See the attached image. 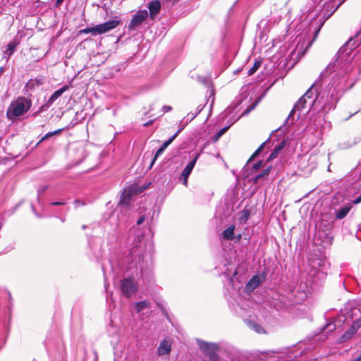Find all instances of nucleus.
<instances>
[{
	"mask_svg": "<svg viewBox=\"0 0 361 361\" xmlns=\"http://www.w3.org/2000/svg\"><path fill=\"white\" fill-rule=\"evenodd\" d=\"M135 240L128 255L122 259L120 266L121 271H132V274L138 277L142 276V271L148 266V262L145 259V243H142V236L137 235Z\"/></svg>",
	"mask_w": 361,
	"mask_h": 361,
	"instance_id": "1",
	"label": "nucleus"
},
{
	"mask_svg": "<svg viewBox=\"0 0 361 361\" xmlns=\"http://www.w3.org/2000/svg\"><path fill=\"white\" fill-rule=\"evenodd\" d=\"M319 79L326 84L329 94L337 102L338 99V51L334 55L333 61L321 72Z\"/></svg>",
	"mask_w": 361,
	"mask_h": 361,
	"instance_id": "2",
	"label": "nucleus"
},
{
	"mask_svg": "<svg viewBox=\"0 0 361 361\" xmlns=\"http://www.w3.org/2000/svg\"><path fill=\"white\" fill-rule=\"evenodd\" d=\"M31 106L32 102L30 99L24 97H19L11 103L6 111V116L8 120L14 121L27 113Z\"/></svg>",
	"mask_w": 361,
	"mask_h": 361,
	"instance_id": "3",
	"label": "nucleus"
},
{
	"mask_svg": "<svg viewBox=\"0 0 361 361\" xmlns=\"http://www.w3.org/2000/svg\"><path fill=\"white\" fill-rule=\"evenodd\" d=\"M317 99L316 93L312 90V87H311L305 94L299 99L298 102L295 104L293 109L290 112L288 117L286 119V122L290 117L293 116V114L296 111H300L305 108L308 107L309 110H310L314 106Z\"/></svg>",
	"mask_w": 361,
	"mask_h": 361,
	"instance_id": "4",
	"label": "nucleus"
},
{
	"mask_svg": "<svg viewBox=\"0 0 361 361\" xmlns=\"http://www.w3.org/2000/svg\"><path fill=\"white\" fill-rule=\"evenodd\" d=\"M197 343L200 349L211 361H219V357L217 351L219 349V346L217 343H209L200 339H197Z\"/></svg>",
	"mask_w": 361,
	"mask_h": 361,
	"instance_id": "5",
	"label": "nucleus"
},
{
	"mask_svg": "<svg viewBox=\"0 0 361 361\" xmlns=\"http://www.w3.org/2000/svg\"><path fill=\"white\" fill-rule=\"evenodd\" d=\"M137 288V283L133 278H124L121 281V291L127 298H130L135 293Z\"/></svg>",
	"mask_w": 361,
	"mask_h": 361,
	"instance_id": "6",
	"label": "nucleus"
},
{
	"mask_svg": "<svg viewBox=\"0 0 361 361\" xmlns=\"http://www.w3.org/2000/svg\"><path fill=\"white\" fill-rule=\"evenodd\" d=\"M68 90V86L64 85L59 90L55 91L53 94L49 98V99L40 106L36 114L43 111H46L53 104V103L59 98L62 94Z\"/></svg>",
	"mask_w": 361,
	"mask_h": 361,
	"instance_id": "7",
	"label": "nucleus"
},
{
	"mask_svg": "<svg viewBox=\"0 0 361 361\" xmlns=\"http://www.w3.org/2000/svg\"><path fill=\"white\" fill-rule=\"evenodd\" d=\"M200 157V154H195L194 158L192 161H190L187 166L184 168L183 171H182V173L180 174L179 177V180L184 185H188V178L191 173L192 169L195 167V165Z\"/></svg>",
	"mask_w": 361,
	"mask_h": 361,
	"instance_id": "8",
	"label": "nucleus"
},
{
	"mask_svg": "<svg viewBox=\"0 0 361 361\" xmlns=\"http://www.w3.org/2000/svg\"><path fill=\"white\" fill-rule=\"evenodd\" d=\"M147 17L148 12L147 10L138 11L135 15L133 16V18L128 25V29L130 30H135L137 27L140 25L144 22V20L147 19Z\"/></svg>",
	"mask_w": 361,
	"mask_h": 361,
	"instance_id": "9",
	"label": "nucleus"
},
{
	"mask_svg": "<svg viewBox=\"0 0 361 361\" xmlns=\"http://www.w3.org/2000/svg\"><path fill=\"white\" fill-rule=\"evenodd\" d=\"M119 20H111L95 25L96 35H102L116 28L119 25Z\"/></svg>",
	"mask_w": 361,
	"mask_h": 361,
	"instance_id": "10",
	"label": "nucleus"
},
{
	"mask_svg": "<svg viewBox=\"0 0 361 361\" xmlns=\"http://www.w3.org/2000/svg\"><path fill=\"white\" fill-rule=\"evenodd\" d=\"M361 326V319H357L350 328L340 337V342H344L351 338Z\"/></svg>",
	"mask_w": 361,
	"mask_h": 361,
	"instance_id": "11",
	"label": "nucleus"
},
{
	"mask_svg": "<svg viewBox=\"0 0 361 361\" xmlns=\"http://www.w3.org/2000/svg\"><path fill=\"white\" fill-rule=\"evenodd\" d=\"M355 303L354 301H349L347 302L344 308L342 310L343 312V315L346 317H349L353 319L355 315H356L355 311H358V310L355 307Z\"/></svg>",
	"mask_w": 361,
	"mask_h": 361,
	"instance_id": "12",
	"label": "nucleus"
},
{
	"mask_svg": "<svg viewBox=\"0 0 361 361\" xmlns=\"http://www.w3.org/2000/svg\"><path fill=\"white\" fill-rule=\"evenodd\" d=\"M149 15L151 18H154L161 10V3L159 0H154L149 4L148 6Z\"/></svg>",
	"mask_w": 361,
	"mask_h": 361,
	"instance_id": "13",
	"label": "nucleus"
},
{
	"mask_svg": "<svg viewBox=\"0 0 361 361\" xmlns=\"http://www.w3.org/2000/svg\"><path fill=\"white\" fill-rule=\"evenodd\" d=\"M171 344L169 341L163 340L157 349L158 355H164L169 354L171 351Z\"/></svg>",
	"mask_w": 361,
	"mask_h": 361,
	"instance_id": "14",
	"label": "nucleus"
},
{
	"mask_svg": "<svg viewBox=\"0 0 361 361\" xmlns=\"http://www.w3.org/2000/svg\"><path fill=\"white\" fill-rule=\"evenodd\" d=\"M133 192V188L125 189L121 195L119 204H129Z\"/></svg>",
	"mask_w": 361,
	"mask_h": 361,
	"instance_id": "15",
	"label": "nucleus"
},
{
	"mask_svg": "<svg viewBox=\"0 0 361 361\" xmlns=\"http://www.w3.org/2000/svg\"><path fill=\"white\" fill-rule=\"evenodd\" d=\"M285 145H286V142H285V140H283L281 142L280 144L275 146L274 150L272 151V152L271 153V154L269 155V157L268 158V161H271V160L275 159L278 156L279 152L283 149Z\"/></svg>",
	"mask_w": 361,
	"mask_h": 361,
	"instance_id": "16",
	"label": "nucleus"
},
{
	"mask_svg": "<svg viewBox=\"0 0 361 361\" xmlns=\"http://www.w3.org/2000/svg\"><path fill=\"white\" fill-rule=\"evenodd\" d=\"M235 226L231 225L227 228L222 233L223 238L225 240H233L234 238Z\"/></svg>",
	"mask_w": 361,
	"mask_h": 361,
	"instance_id": "17",
	"label": "nucleus"
},
{
	"mask_svg": "<svg viewBox=\"0 0 361 361\" xmlns=\"http://www.w3.org/2000/svg\"><path fill=\"white\" fill-rule=\"evenodd\" d=\"M18 42L16 41H11L8 43L6 50L4 52V55H7V58H9L16 51Z\"/></svg>",
	"mask_w": 361,
	"mask_h": 361,
	"instance_id": "18",
	"label": "nucleus"
},
{
	"mask_svg": "<svg viewBox=\"0 0 361 361\" xmlns=\"http://www.w3.org/2000/svg\"><path fill=\"white\" fill-rule=\"evenodd\" d=\"M150 302L148 300H142L135 303V307L137 312H140L145 308L150 307Z\"/></svg>",
	"mask_w": 361,
	"mask_h": 361,
	"instance_id": "19",
	"label": "nucleus"
},
{
	"mask_svg": "<svg viewBox=\"0 0 361 361\" xmlns=\"http://www.w3.org/2000/svg\"><path fill=\"white\" fill-rule=\"evenodd\" d=\"M238 120V118L233 120L228 126L220 129L217 133L214 135V140H218L228 130V128Z\"/></svg>",
	"mask_w": 361,
	"mask_h": 361,
	"instance_id": "20",
	"label": "nucleus"
},
{
	"mask_svg": "<svg viewBox=\"0 0 361 361\" xmlns=\"http://www.w3.org/2000/svg\"><path fill=\"white\" fill-rule=\"evenodd\" d=\"M336 320L334 319V321H332L329 323H327L323 327L322 331L323 334H326V333H329V332L334 331L336 329Z\"/></svg>",
	"mask_w": 361,
	"mask_h": 361,
	"instance_id": "21",
	"label": "nucleus"
},
{
	"mask_svg": "<svg viewBox=\"0 0 361 361\" xmlns=\"http://www.w3.org/2000/svg\"><path fill=\"white\" fill-rule=\"evenodd\" d=\"M181 129H179L176 133H175L169 140H166L162 145L160 147L164 151L167 148V147L176 139L178 136V133L180 132Z\"/></svg>",
	"mask_w": 361,
	"mask_h": 361,
	"instance_id": "22",
	"label": "nucleus"
},
{
	"mask_svg": "<svg viewBox=\"0 0 361 361\" xmlns=\"http://www.w3.org/2000/svg\"><path fill=\"white\" fill-rule=\"evenodd\" d=\"M181 129H179L176 133H175L169 140H166L162 145L160 147L164 151L167 148V147L176 139L178 136V133L180 132Z\"/></svg>",
	"mask_w": 361,
	"mask_h": 361,
	"instance_id": "23",
	"label": "nucleus"
},
{
	"mask_svg": "<svg viewBox=\"0 0 361 361\" xmlns=\"http://www.w3.org/2000/svg\"><path fill=\"white\" fill-rule=\"evenodd\" d=\"M270 170H271V167L270 166L267 167L261 173H259L257 176H255L253 180L254 183H257L260 178L268 176L270 173Z\"/></svg>",
	"mask_w": 361,
	"mask_h": 361,
	"instance_id": "24",
	"label": "nucleus"
},
{
	"mask_svg": "<svg viewBox=\"0 0 361 361\" xmlns=\"http://www.w3.org/2000/svg\"><path fill=\"white\" fill-rule=\"evenodd\" d=\"M259 285V279L257 276H254L248 282L247 286L255 288Z\"/></svg>",
	"mask_w": 361,
	"mask_h": 361,
	"instance_id": "25",
	"label": "nucleus"
},
{
	"mask_svg": "<svg viewBox=\"0 0 361 361\" xmlns=\"http://www.w3.org/2000/svg\"><path fill=\"white\" fill-rule=\"evenodd\" d=\"M261 66V62L260 61H256L252 67L250 68L248 71H247V75L250 76V75H253L256 71Z\"/></svg>",
	"mask_w": 361,
	"mask_h": 361,
	"instance_id": "26",
	"label": "nucleus"
},
{
	"mask_svg": "<svg viewBox=\"0 0 361 361\" xmlns=\"http://www.w3.org/2000/svg\"><path fill=\"white\" fill-rule=\"evenodd\" d=\"M80 34H92V36H97L96 35V30L95 26L90 27H86L85 29L80 30L79 31Z\"/></svg>",
	"mask_w": 361,
	"mask_h": 361,
	"instance_id": "27",
	"label": "nucleus"
},
{
	"mask_svg": "<svg viewBox=\"0 0 361 361\" xmlns=\"http://www.w3.org/2000/svg\"><path fill=\"white\" fill-rule=\"evenodd\" d=\"M61 129H59V130H54L53 132H49L47 133V134H45L42 138L41 140H39V142H42V141H44L47 139H49V137H51V136L53 135H58L61 132Z\"/></svg>",
	"mask_w": 361,
	"mask_h": 361,
	"instance_id": "28",
	"label": "nucleus"
},
{
	"mask_svg": "<svg viewBox=\"0 0 361 361\" xmlns=\"http://www.w3.org/2000/svg\"><path fill=\"white\" fill-rule=\"evenodd\" d=\"M352 205H348L340 209V219L344 218L352 208Z\"/></svg>",
	"mask_w": 361,
	"mask_h": 361,
	"instance_id": "29",
	"label": "nucleus"
},
{
	"mask_svg": "<svg viewBox=\"0 0 361 361\" xmlns=\"http://www.w3.org/2000/svg\"><path fill=\"white\" fill-rule=\"evenodd\" d=\"M269 142V138L267 139L265 142H264L254 152V154L252 155L250 159H253L254 157H257L262 150V149L267 145V143Z\"/></svg>",
	"mask_w": 361,
	"mask_h": 361,
	"instance_id": "30",
	"label": "nucleus"
},
{
	"mask_svg": "<svg viewBox=\"0 0 361 361\" xmlns=\"http://www.w3.org/2000/svg\"><path fill=\"white\" fill-rule=\"evenodd\" d=\"M249 326L255 330L257 333H261L263 330L262 328L257 323H255L253 322H248Z\"/></svg>",
	"mask_w": 361,
	"mask_h": 361,
	"instance_id": "31",
	"label": "nucleus"
},
{
	"mask_svg": "<svg viewBox=\"0 0 361 361\" xmlns=\"http://www.w3.org/2000/svg\"><path fill=\"white\" fill-rule=\"evenodd\" d=\"M164 151L161 149L160 147L157 149V151L156 152L152 160V162H151V165H150V167L152 166V165L154 164V162L156 161L157 159L161 155L163 154Z\"/></svg>",
	"mask_w": 361,
	"mask_h": 361,
	"instance_id": "32",
	"label": "nucleus"
},
{
	"mask_svg": "<svg viewBox=\"0 0 361 361\" xmlns=\"http://www.w3.org/2000/svg\"><path fill=\"white\" fill-rule=\"evenodd\" d=\"M296 356H293L292 355H288L286 357H284L282 361H295L296 359Z\"/></svg>",
	"mask_w": 361,
	"mask_h": 361,
	"instance_id": "33",
	"label": "nucleus"
},
{
	"mask_svg": "<svg viewBox=\"0 0 361 361\" xmlns=\"http://www.w3.org/2000/svg\"><path fill=\"white\" fill-rule=\"evenodd\" d=\"M198 114L195 111V112H190L188 113V119H190V121H192V119H194Z\"/></svg>",
	"mask_w": 361,
	"mask_h": 361,
	"instance_id": "34",
	"label": "nucleus"
},
{
	"mask_svg": "<svg viewBox=\"0 0 361 361\" xmlns=\"http://www.w3.org/2000/svg\"><path fill=\"white\" fill-rule=\"evenodd\" d=\"M109 328L113 330L112 332H111L110 329H109L108 331H109V334H111L112 335L118 334V329L116 327H114L113 325H111L109 326Z\"/></svg>",
	"mask_w": 361,
	"mask_h": 361,
	"instance_id": "35",
	"label": "nucleus"
},
{
	"mask_svg": "<svg viewBox=\"0 0 361 361\" xmlns=\"http://www.w3.org/2000/svg\"><path fill=\"white\" fill-rule=\"evenodd\" d=\"M262 166V161H257V163H255L253 166V169L255 170H258L259 168H261V166Z\"/></svg>",
	"mask_w": 361,
	"mask_h": 361,
	"instance_id": "36",
	"label": "nucleus"
},
{
	"mask_svg": "<svg viewBox=\"0 0 361 361\" xmlns=\"http://www.w3.org/2000/svg\"><path fill=\"white\" fill-rule=\"evenodd\" d=\"M74 204H75V207L77 208L80 205H85V203L83 202H81L80 200H75L74 201Z\"/></svg>",
	"mask_w": 361,
	"mask_h": 361,
	"instance_id": "37",
	"label": "nucleus"
},
{
	"mask_svg": "<svg viewBox=\"0 0 361 361\" xmlns=\"http://www.w3.org/2000/svg\"><path fill=\"white\" fill-rule=\"evenodd\" d=\"M65 204L64 202H52L50 203V204L53 206L64 205Z\"/></svg>",
	"mask_w": 361,
	"mask_h": 361,
	"instance_id": "38",
	"label": "nucleus"
},
{
	"mask_svg": "<svg viewBox=\"0 0 361 361\" xmlns=\"http://www.w3.org/2000/svg\"><path fill=\"white\" fill-rule=\"evenodd\" d=\"M145 220V216H141L138 220L137 221V225H141Z\"/></svg>",
	"mask_w": 361,
	"mask_h": 361,
	"instance_id": "39",
	"label": "nucleus"
},
{
	"mask_svg": "<svg viewBox=\"0 0 361 361\" xmlns=\"http://www.w3.org/2000/svg\"><path fill=\"white\" fill-rule=\"evenodd\" d=\"M171 109H172V108H171V106H166H166H164L162 107V110H163V111H164V113L169 112V111H170Z\"/></svg>",
	"mask_w": 361,
	"mask_h": 361,
	"instance_id": "40",
	"label": "nucleus"
},
{
	"mask_svg": "<svg viewBox=\"0 0 361 361\" xmlns=\"http://www.w3.org/2000/svg\"><path fill=\"white\" fill-rule=\"evenodd\" d=\"M204 109V106L200 104L199 105L197 108H196V110H195V112L199 114L202 111V109Z\"/></svg>",
	"mask_w": 361,
	"mask_h": 361,
	"instance_id": "41",
	"label": "nucleus"
},
{
	"mask_svg": "<svg viewBox=\"0 0 361 361\" xmlns=\"http://www.w3.org/2000/svg\"><path fill=\"white\" fill-rule=\"evenodd\" d=\"M332 242V238L327 236L326 238V240L324 241V243L325 244H331Z\"/></svg>",
	"mask_w": 361,
	"mask_h": 361,
	"instance_id": "42",
	"label": "nucleus"
},
{
	"mask_svg": "<svg viewBox=\"0 0 361 361\" xmlns=\"http://www.w3.org/2000/svg\"><path fill=\"white\" fill-rule=\"evenodd\" d=\"M360 202H361V195H359L354 201H353V204H359Z\"/></svg>",
	"mask_w": 361,
	"mask_h": 361,
	"instance_id": "43",
	"label": "nucleus"
},
{
	"mask_svg": "<svg viewBox=\"0 0 361 361\" xmlns=\"http://www.w3.org/2000/svg\"><path fill=\"white\" fill-rule=\"evenodd\" d=\"M338 8V5L337 6H333V8L331 9V13L328 16V17H329L331 14H333L337 9Z\"/></svg>",
	"mask_w": 361,
	"mask_h": 361,
	"instance_id": "44",
	"label": "nucleus"
},
{
	"mask_svg": "<svg viewBox=\"0 0 361 361\" xmlns=\"http://www.w3.org/2000/svg\"><path fill=\"white\" fill-rule=\"evenodd\" d=\"M64 0H56V5L57 6H60L63 2Z\"/></svg>",
	"mask_w": 361,
	"mask_h": 361,
	"instance_id": "45",
	"label": "nucleus"
},
{
	"mask_svg": "<svg viewBox=\"0 0 361 361\" xmlns=\"http://www.w3.org/2000/svg\"><path fill=\"white\" fill-rule=\"evenodd\" d=\"M46 189H47V187H44V188L39 190H38V194L39 195L40 193H43L45 191Z\"/></svg>",
	"mask_w": 361,
	"mask_h": 361,
	"instance_id": "46",
	"label": "nucleus"
},
{
	"mask_svg": "<svg viewBox=\"0 0 361 361\" xmlns=\"http://www.w3.org/2000/svg\"><path fill=\"white\" fill-rule=\"evenodd\" d=\"M351 41H352V38H350L348 42H346L345 45V46H349L350 44Z\"/></svg>",
	"mask_w": 361,
	"mask_h": 361,
	"instance_id": "47",
	"label": "nucleus"
},
{
	"mask_svg": "<svg viewBox=\"0 0 361 361\" xmlns=\"http://www.w3.org/2000/svg\"><path fill=\"white\" fill-rule=\"evenodd\" d=\"M335 216L336 219H338V212H336Z\"/></svg>",
	"mask_w": 361,
	"mask_h": 361,
	"instance_id": "48",
	"label": "nucleus"
},
{
	"mask_svg": "<svg viewBox=\"0 0 361 361\" xmlns=\"http://www.w3.org/2000/svg\"><path fill=\"white\" fill-rule=\"evenodd\" d=\"M357 47V45H355L354 44L350 47V49H353L354 48Z\"/></svg>",
	"mask_w": 361,
	"mask_h": 361,
	"instance_id": "49",
	"label": "nucleus"
},
{
	"mask_svg": "<svg viewBox=\"0 0 361 361\" xmlns=\"http://www.w3.org/2000/svg\"><path fill=\"white\" fill-rule=\"evenodd\" d=\"M255 105H256V104L253 105V106H252V107L248 110V111H250V110H252V109H254V108H255Z\"/></svg>",
	"mask_w": 361,
	"mask_h": 361,
	"instance_id": "50",
	"label": "nucleus"
},
{
	"mask_svg": "<svg viewBox=\"0 0 361 361\" xmlns=\"http://www.w3.org/2000/svg\"><path fill=\"white\" fill-rule=\"evenodd\" d=\"M346 0H343L341 2H340V6L342 4V3H343L344 1H345Z\"/></svg>",
	"mask_w": 361,
	"mask_h": 361,
	"instance_id": "51",
	"label": "nucleus"
}]
</instances>
